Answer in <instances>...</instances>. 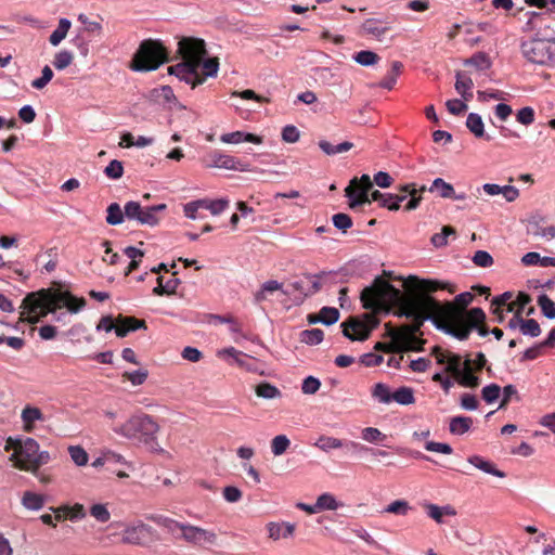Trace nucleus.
Wrapping results in <instances>:
<instances>
[{"label":"nucleus","instance_id":"ddd939ff","mask_svg":"<svg viewBox=\"0 0 555 555\" xmlns=\"http://www.w3.org/2000/svg\"><path fill=\"white\" fill-rule=\"evenodd\" d=\"M165 204L143 207L139 202L130 201L125 204V215L129 220H135L141 225L155 227L158 224L159 214L166 209Z\"/></svg>","mask_w":555,"mask_h":555},{"label":"nucleus","instance_id":"5fc2aeb1","mask_svg":"<svg viewBox=\"0 0 555 555\" xmlns=\"http://www.w3.org/2000/svg\"><path fill=\"white\" fill-rule=\"evenodd\" d=\"M538 305L545 318L555 319V302L547 295H540L538 297Z\"/></svg>","mask_w":555,"mask_h":555},{"label":"nucleus","instance_id":"f704fd0d","mask_svg":"<svg viewBox=\"0 0 555 555\" xmlns=\"http://www.w3.org/2000/svg\"><path fill=\"white\" fill-rule=\"evenodd\" d=\"M319 147L326 154V155H336L339 153L348 152L353 147V143L349 141L341 142L337 145H333L326 140L319 141Z\"/></svg>","mask_w":555,"mask_h":555},{"label":"nucleus","instance_id":"7c9ffc66","mask_svg":"<svg viewBox=\"0 0 555 555\" xmlns=\"http://www.w3.org/2000/svg\"><path fill=\"white\" fill-rule=\"evenodd\" d=\"M46 498L42 494L26 491L22 498V504L29 511H39L43 507Z\"/></svg>","mask_w":555,"mask_h":555},{"label":"nucleus","instance_id":"09e8293b","mask_svg":"<svg viewBox=\"0 0 555 555\" xmlns=\"http://www.w3.org/2000/svg\"><path fill=\"white\" fill-rule=\"evenodd\" d=\"M411 511L410 503L405 500H396L389 503L383 513L405 516Z\"/></svg>","mask_w":555,"mask_h":555},{"label":"nucleus","instance_id":"393cba45","mask_svg":"<svg viewBox=\"0 0 555 555\" xmlns=\"http://www.w3.org/2000/svg\"><path fill=\"white\" fill-rule=\"evenodd\" d=\"M221 142L225 144H238L241 142H250L254 144H261L262 138L254 133H246L243 131H233L224 133L220 137Z\"/></svg>","mask_w":555,"mask_h":555},{"label":"nucleus","instance_id":"cd10ccee","mask_svg":"<svg viewBox=\"0 0 555 555\" xmlns=\"http://www.w3.org/2000/svg\"><path fill=\"white\" fill-rule=\"evenodd\" d=\"M473 424V418L469 416H454L450 420L449 430L452 435L462 436L472 429Z\"/></svg>","mask_w":555,"mask_h":555},{"label":"nucleus","instance_id":"5701e85b","mask_svg":"<svg viewBox=\"0 0 555 555\" xmlns=\"http://www.w3.org/2000/svg\"><path fill=\"white\" fill-rule=\"evenodd\" d=\"M145 322L133 317H119L116 321L115 333L118 337H125L128 333L145 328Z\"/></svg>","mask_w":555,"mask_h":555},{"label":"nucleus","instance_id":"c85d7f7f","mask_svg":"<svg viewBox=\"0 0 555 555\" xmlns=\"http://www.w3.org/2000/svg\"><path fill=\"white\" fill-rule=\"evenodd\" d=\"M283 284L278 282L276 280H269L264 282L260 289L257 291L254 294V301L255 304L259 305L268 299L270 295H272L274 292L282 291Z\"/></svg>","mask_w":555,"mask_h":555},{"label":"nucleus","instance_id":"49530a36","mask_svg":"<svg viewBox=\"0 0 555 555\" xmlns=\"http://www.w3.org/2000/svg\"><path fill=\"white\" fill-rule=\"evenodd\" d=\"M353 61L362 66H373L379 61L377 53L370 50H362L352 56Z\"/></svg>","mask_w":555,"mask_h":555},{"label":"nucleus","instance_id":"4468645a","mask_svg":"<svg viewBox=\"0 0 555 555\" xmlns=\"http://www.w3.org/2000/svg\"><path fill=\"white\" fill-rule=\"evenodd\" d=\"M402 191L405 193L403 195H392V194H384L379 191H374L372 193V201L380 202L383 207H387L390 210H398L400 207V203L406 198V194L411 196L408 202L405 209L413 210L418 207L422 196L418 194V191L414 185L406 184L402 188Z\"/></svg>","mask_w":555,"mask_h":555},{"label":"nucleus","instance_id":"7ed1b4c3","mask_svg":"<svg viewBox=\"0 0 555 555\" xmlns=\"http://www.w3.org/2000/svg\"><path fill=\"white\" fill-rule=\"evenodd\" d=\"M442 310L443 304H440L428 294H421L413 297V300L405 301L404 307L397 314L412 319L413 323L395 328L393 337L399 344V348H405L408 351H420L423 340L418 339L415 334L420 331L425 320H430L438 328Z\"/></svg>","mask_w":555,"mask_h":555},{"label":"nucleus","instance_id":"bf43d9fd","mask_svg":"<svg viewBox=\"0 0 555 555\" xmlns=\"http://www.w3.org/2000/svg\"><path fill=\"white\" fill-rule=\"evenodd\" d=\"M73 60L74 55L70 51L61 50L55 54L53 65L56 69L63 70L73 63Z\"/></svg>","mask_w":555,"mask_h":555},{"label":"nucleus","instance_id":"e2e57ef3","mask_svg":"<svg viewBox=\"0 0 555 555\" xmlns=\"http://www.w3.org/2000/svg\"><path fill=\"white\" fill-rule=\"evenodd\" d=\"M203 205H205V203L202 199H196V201L186 203L183 206L184 216L190 218V219H192V220H195V219H198V218L202 219L203 216H201L198 214V211L201 209H204Z\"/></svg>","mask_w":555,"mask_h":555},{"label":"nucleus","instance_id":"dca6fc26","mask_svg":"<svg viewBox=\"0 0 555 555\" xmlns=\"http://www.w3.org/2000/svg\"><path fill=\"white\" fill-rule=\"evenodd\" d=\"M373 183L369 175H362L360 179L353 178L346 188V196L349 198L350 208H356L364 204H371L369 191Z\"/></svg>","mask_w":555,"mask_h":555},{"label":"nucleus","instance_id":"a211bd4d","mask_svg":"<svg viewBox=\"0 0 555 555\" xmlns=\"http://www.w3.org/2000/svg\"><path fill=\"white\" fill-rule=\"evenodd\" d=\"M208 168H223L228 170H236L241 172L249 171V166L246 163L238 160L237 158L223 154L221 152H212L206 164Z\"/></svg>","mask_w":555,"mask_h":555},{"label":"nucleus","instance_id":"c9c22d12","mask_svg":"<svg viewBox=\"0 0 555 555\" xmlns=\"http://www.w3.org/2000/svg\"><path fill=\"white\" fill-rule=\"evenodd\" d=\"M344 440L332 437V436H325L322 435L318 438V440L314 442V447L320 449L323 452H330L331 450L335 449H341L343 448Z\"/></svg>","mask_w":555,"mask_h":555},{"label":"nucleus","instance_id":"aec40b11","mask_svg":"<svg viewBox=\"0 0 555 555\" xmlns=\"http://www.w3.org/2000/svg\"><path fill=\"white\" fill-rule=\"evenodd\" d=\"M218 356L223 359H231L238 366L249 372H258V367L255 360L233 347L224 348L218 351Z\"/></svg>","mask_w":555,"mask_h":555},{"label":"nucleus","instance_id":"6e6552de","mask_svg":"<svg viewBox=\"0 0 555 555\" xmlns=\"http://www.w3.org/2000/svg\"><path fill=\"white\" fill-rule=\"evenodd\" d=\"M111 429L122 438L149 444L156 440L160 426L153 416L138 413L125 420L124 423H112Z\"/></svg>","mask_w":555,"mask_h":555},{"label":"nucleus","instance_id":"6ab92c4d","mask_svg":"<svg viewBox=\"0 0 555 555\" xmlns=\"http://www.w3.org/2000/svg\"><path fill=\"white\" fill-rule=\"evenodd\" d=\"M268 538L278 542L281 539H291L294 537L296 531V525L288 521H269L266 525Z\"/></svg>","mask_w":555,"mask_h":555},{"label":"nucleus","instance_id":"0e129e2a","mask_svg":"<svg viewBox=\"0 0 555 555\" xmlns=\"http://www.w3.org/2000/svg\"><path fill=\"white\" fill-rule=\"evenodd\" d=\"M90 515L100 522H107L111 519V513L106 504L96 503L90 507Z\"/></svg>","mask_w":555,"mask_h":555},{"label":"nucleus","instance_id":"79ce46f5","mask_svg":"<svg viewBox=\"0 0 555 555\" xmlns=\"http://www.w3.org/2000/svg\"><path fill=\"white\" fill-rule=\"evenodd\" d=\"M343 504L337 502L335 496L331 493H322L317 499V508H319V512L321 511H336Z\"/></svg>","mask_w":555,"mask_h":555},{"label":"nucleus","instance_id":"39448f33","mask_svg":"<svg viewBox=\"0 0 555 555\" xmlns=\"http://www.w3.org/2000/svg\"><path fill=\"white\" fill-rule=\"evenodd\" d=\"M433 354L439 364H447L446 372L451 373L461 386L476 388L480 385V378L475 375V372L486 366L487 359L482 352L476 353L475 359L462 360L460 354L435 347Z\"/></svg>","mask_w":555,"mask_h":555},{"label":"nucleus","instance_id":"864d4df0","mask_svg":"<svg viewBox=\"0 0 555 555\" xmlns=\"http://www.w3.org/2000/svg\"><path fill=\"white\" fill-rule=\"evenodd\" d=\"M520 333L525 336L538 337L541 334L539 323L534 319L520 320Z\"/></svg>","mask_w":555,"mask_h":555},{"label":"nucleus","instance_id":"a18cd8bd","mask_svg":"<svg viewBox=\"0 0 555 555\" xmlns=\"http://www.w3.org/2000/svg\"><path fill=\"white\" fill-rule=\"evenodd\" d=\"M202 201L205 203V205H203L204 209L209 210L210 214L214 216H218V215L222 214L229 207L228 198H218V199L202 198Z\"/></svg>","mask_w":555,"mask_h":555},{"label":"nucleus","instance_id":"8fccbe9b","mask_svg":"<svg viewBox=\"0 0 555 555\" xmlns=\"http://www.w3.org/2000/svg\"><path fill=\"white\" fill-rule=\"evenodd\" d=\"M68 454L77 466H86L89 461L87 451L80 446H69Z\"/></svg>","mask_w":555,"mask_h":555},{"label":"nucleus","instance_id":"338daca9","mask_svg":"<svg viewBox=\"0 0 555 555\" xmlns=\"http://www.w3.org/2000/svg\"><path fill=\"white\" fill-rule=\"evenodd\" d=\"M158 524L166 528L176 539H180V534H182V527H185L186 525L169 518H160Z\"/></svg>","mask_w":555,"mask_h":555},{"label":"nucleus","instance_id":"a878e982","mask_svg":"<svg viewBox=\"0 0 555 555\" xmlns=\"http://www.w3.org/2000/svg\"><path fill=\"white\" fill-rule=\"evenodd\" d=\"M21 418L24 424V429L28 433L34 429L35 422H38V421L43 422L46 420L41 410L39 408L31 406V405H26L23 409Z\"/></svg>","mask_w":555,"mask_h":555},{"label":"nucleus","instance_id":"680f3d73","mask_svg":"<svg viewBox=\"0 0 555 555\" xmlns=\"http://www.w3.org/2000/svg\"><path fill=\"white\" fill-rule=\"evenodd\" d=\"M465 64L466 65H468V64L473 65V66H475L479 70H485V69L490 68L491 61H490L489 56L486 53L478 52V53L474 54L470 59H468L465 62Z\"/></svg>","mask_w":555,"mask_h":555},{"label":"nucleus","instance_id":"0eeeda50","mask_svg":"<svg viewBox=\"0 0 555 555\" xmlns=\"http://www.w3.org/2000/svg\"><path fill=\"white\" fill-rule=\"evenodd\" d=\"M408 300L413 298L405 297L400 289L382 280L361 292V301L365 309L388 310L390 307H398L400 311Z\"/></svg>","mask_w":555,"mask_h":555},{"label":"nucleus","instance_id":"412c9836","mask_svg":"<svg viewBox=\"0 0 555 555\" xmlns=\"http://www.w3.org/2000/svg\"><path fill=\"white\" fill-rule=\"evenodd\" d=\"M390 23L380 18H367L361 25L363 34L372 36L378 41H382L384 36L390 30Z\"/></svg>","mask_w":555,"mask_h":555},{"label":"nucleus","instance_id":"f3484780","mask_svg":"<svg viewBox=\"0 0 555 555\" xmlns=\"http://www.w3.org/2000/svg\"><path fill=\"white\" fill-rule=\"evenodd\" d=\"M180 539L195 546L214 545L217 542V534L214 531L186 524L182 527Z\"/></svg>","mask_w":555,"mask_h":555},{"label":"nucleus","instance_id":"de8ad7c7","mask_svg":"<svg viewBox=\"0 0 555 555\" xmlns=\"http://www.w3.org/2000/svg\"><path fill=\"white\" fill-rule=\"evenodd\" d=\"M456 81H455V90L459 94L462 95L464 100H467L466 93L473 89L474 82L470 77L464 75L463 73H456Z\"/></svg>","mask_w":555,"mask_h":555},{"label":"nucleus","instance_id":"4be33fe9","mask_svg":"<svg viewBox=\"0 0 555 555\" xmlns=\"http://www.w3.org/2000/svg\"><path fill=\"white\" fill-rule=\"evenodd\" d=\"M481 189L487 195L490 196L501 194L508 203H513L519 197V190L513 185L501 186L495 183H485Z\"/></svg>","mask_w":555,"mask_h":555},{"label":"nucleus","instance_id":"c03bdc74","mask_svg":"<svg viewBox=\"0 0 555 555\" xmlns=\"http://www.w3.org/2000/svg\"><path fill=\"white\" fill-rule=\"evenodd\" d=\"M430 192L437 191L442 198H451L454 196V188L441 178H436L429 188Z\"/></svg>","mask_w":555,"mask_h":555},{"label":"nucleus","instance_id":"3c124183","mask_svg":"<svg viewBox=\"0 0 555 555\" xmlns=\"http://www.w3.org/2000/svg\"><path fill=\"white\" fill-rule=\"evenodd\" d=\"M455 234H456V232H455L454 228H452L450 225H444L441 229L440 233H436L431 236L430 241L435 247L440 248L448 244V236H450V235L455 236Z\"/></svg>","mask_w":555,"mask_h":555},{"label":"nucleus","instance_id":"052dcab7","mask_svg":"<svg viewBox=\"0 0 555 555\" xmlns=\"http://www.w3.org/2000/svg\"><path fill=\"white\" fill-rule=\"evenodd\" d=\"M361 437L366 442L379 443L385 440L387 436L383 434L378 428L365 427L361 431Z\"/></svg>","mask_w":555,"mask_h":555},{"label":"nucleus","instance_id":"774afa93","mask_svg":"<svg viewBox=\"0 0 555 555\" xmlns=\"http://www.w3.org/2000/svg\"><path fill=\"white\" fill-rule=\"evenodd\" d=\"M501 393V387L496 384H490L482 388L481 397L487 403L496 401Z\"/></svg>","mask_w":555,"mask_h":555},{"label":"nucleus","instance_id":"72a5a7b5","mask_svg":"<svg viewBox=\"0 0 555 555\" xmlns=\"http://www.w3.org/2000/svg\"><path fill=\"white\" fill-rule=\"evenodd\" d=\"M72 23L67 18H61L56 29L50 35L49 41L53 47L59 46L65 39Z\"/></svg>","mask_w":555,"mask_h":555},{"label":"nucleus","instance_id":"4d7b16f0","mask_svg":"<svg viewBox=\"0 0 555 555\" xmlns=\"http://www.w3.org/2000/svg\"><path fill=\"white\" fill-rule=\"evenodd\" d=\"M153 98L163 103H172L176 101V95L170 86H162L160 88H156L152 91Z\"/></svg>","mask_w":555,"mask_h":555},{"label":"nucleus","instance_id":"ea45409f","mask_svg":"<svg viewBox=\"0 0 555 555\" xmlns=\"http://www.w3.org/2000/svg\"><path fill=\"white\" fill-rule=\"evenodd\" d=\"M255 392L258 397L263 399H275L282 396V392L278 387L267 382L258 384Z\"/></svg>","mask_w":555,"mask_h":555},{"label":"nucleus","instance_id":"bb28decb","mask_svg":"<svg viewBox=\"0 0 555 555\" xmlns=\"http://www.w3.org/2000/svg\"><path fill=\"white\" fill-rule=\"evenodd\" d=\"M467 461H468V463L474 465L476 468L482 470L486 474H489V475H492V476H495L499 478L505 477L504 472L498 469L491 461L485 460L482 456L472 455L467 459Z\"/></svg>","mask_w":555,"mask_h":555},{"label":"nucleus","instance_id":"f257e3e1","mask_svg":"<svg viewBox=\"0 0 555 555\" xmlns=\"http://www.w3.org/2000/svg\"><path fill=\"white\" fill-rule=\"evenodd\" d=\"M182 61L168 67V73L195 88L207 77H215L219 69L217 57L205 59L206 44L203 39L184 37L178 42Z\"/></svg>","mask_w":555,"mask_h":555},{"label":"nucleus","instance_id":"c756f323","mask_svg":"<svg viewBox=\"0 0 555 555\" xmlns=\"http://www.w3.org/2000/svg\"><path fill=\"white\" fill-rule=\"evenodd\" d=\"M343 448L350 452L351 454H360V453H371L373 456H382L385 457L388 455V452L383 450H376L369 448L360 442L352 440H344Z\"/></svg>","mask_w":555,"mask_h":555},{"label":"nucleus","instance_id":"37998d69","mask_svg":"<svg viewBox=\"0 0 555 555\" xmlns=\"http://www.w3.org/2000/svg\"><path fill=\"white\" fill-rule=\"evenodd\" d=\"M388 327V336L391 338V341L389 344H386V343H376L374 349L377 350V351H384V352H398V353H402L405 350V348H398L400 347L399 344L396 341L395 339V328H392L391 326L387 325Z\"/></svg>","mask_w":555,"mask_h":555},{"label":"nucleus","instance_id":"1a4fd4ad","mask_svg":"<svg viewBox=\"0 0 555 555\" xmlns=\"http://www.w3.org/2000/svg\"><path fill=\"white\" fill-rule=\"evenodd\" d=\"M521 55L530 63L555 67V36H532L520 42Z\"/></svg>","mask_w":555,"mask_h":555},{"label":"nucleus","instance_id":"2f4dec72","mask_svg":"<svg viewBox=\"0 0 555 555\" xmlns=\"http://www.w3.org/2000/svg\"><path fill=\"white\" fill-rule=\"evenodd\" d=\"M402 67L403 66H402L401 62L393 61L391 63L390 70L387 73V75L384 77V79L379 82V87L387 89V90H391L397 82V78L401 74Z\"/></svg>","mask_w":555,"mask_h":555},{"label":"nucleus","instance_id":"4c0bfd02","mask_svg":"<svg viewBox=\"0 0 555 555\" xmlns=\"http://www.w3.org/2000/svg\"><path fill=\"white\" fill-rule=\"evenodd\" d=\"M372 397L379 403L389 404L392 402V392L384 383H377L372 388Z\"/></svg>","mask_w":555,"mask_h":555},{"label":"nucleus","instance_id":"f03ea898","mask_svg":"<svg viewBox=\"0 0 555 555\" xmlns=\"http://www.w3.org/2000/svg\"><path fill=\"white\" fill-rule=\"evenodd\" d=\"M442 310L443 304H440L428 294H421L413 297V300L405 301L404 307L397 314L412 319L413 323L395 328L393 337L399 344V348H405L408 351H420L423 340L418 339L415 334L420 331L425 320H430L438 328Z\"/></svg>","mask_w":555,"mask_h":555},{"label":"nucleus","instance_id":"20e7f679","mask_svg":"<svg viewBox=\"0 0 555 555\" xmlns=\"http://www.w3.org/2000/svg\"><path fill=\"white\" fill-rule=\"evenodd\" d=\"M86 306L83 298H78L72 293L59 289H41L38 293L28 294L23 300V308L28 313V321L36 323L40 317L51 313L56 322L67 323V312H57L66 308L69 313H78Z\"/></svg>","mask_w":555,"mask_h":555},{"label":"nucleus","instance_id":"f8f14e48","mask_svg":"<svg viewBox=\"0 0 555 555\" xmlns=\"http://www.w3.org/2000/svg\"><path fill=\"white\" fill-rule=\"evenodd\" d=\"M156 531L142 520H134L124 525L121 542L135 546H147L156 541Z\"/></svg>","mask_w":555,"mask_h":555},{"label":"nucleus","instance_id":"2eb2a0df","mask_svg":"<svg viewBox=\"0 0 555 555\" xmlns=\"http://www.w3.org/2000/svg\"><path fill=\"white\" fill-rule=\"evenodd\" d=\"M379 321L374 313H364L360 318H350L344 322V335L351 340H365Z\"/></svg>","mask_w":555,"mask_h":555},{"label":"nucleus","instance_id":"e433bc0d","mask_svg":"<svg viewBox=\"0 0 555 555\" xmlns=\"http://www.w3.org/2000/svg\"><path fill=\"white\" fill-rule=\"evenodd\" d=\"M331 272L322 271L318 274H305V279H307L310 283L306 296L318 293L321 289L322 282H325L330 276Z\"/></svg>","mask_w":555,"mask_h":555},{"label":"nucleus","instance_id":"13d9d810","mask_svg":"<svg viewBox=\"0 0 555 555\" xmlns=\"http://www.w3.org/2000/svg\"><path fill=\"white\" fill-rule=\"evenodd\" d=\"M324 334L320 328L305 330L300 333V340L308 345H318L323 340Z\"/></svg>","mask_w":555,"mask_h":555},{"label":"nucleus","instance_id":"473e14b6","mask_svg":"<svg viewBox=\"0 0 555 555\" xmlns=\"http://www.w3.org/2000/svg\"><path fill=\"white\" fill-rule=\"evenodd\" d=\"M466 127L476 138L485 137V125L479 114L469 113L466 118Z\"/></svg>","mask_w":555,"mask_h":555},{"label":"nucleus","instance_id":"a19ab883","mask_svg":"<svg viewBox=\"0 0 555 555\" xmlns=\"http://www.w3.org/2000/svg\"><path fill=\"white\" fill-rule=\"evenodd\" d=\"M392 401L401 405H409L414 403L415 398L413 389L406 386L398 388L392 392Z\"/></svg>","mask_w":555,"mask_h":555},{"label":"nucleus","instance_id":"9b49d317","mask_svg":"<svg viewBox=\"0 0 555 555\" xmlns=\"http://www.w3.org/2000/svg\"><path fill=\"white\" fill-rule=\"evenodd\" d=\"M7 451L13 450L10 461L21 470L33 472L34 462L38 457L39 444L33 438L13 439L9 438L4 448Z\"/></svg>","mask_w":555,"mask_h":555},{"label":"nucleus","instance_id":"6e6d98bb","mask_svg":"<svg viewBox=\"0 0 555 555\" xmlns=\"http://www.w3.org/2000/svg\"><path fill=\"white\" fill-rule=\"evenodd\" d=\"M339 319V311L336 308L323 307L318 314V321L325 325H332Z\"/></svg>","mask_w":555,"mask_h":555},{"label":"nucleus","instance_id":"69168bd1","mask_svg":"<svg viewBox=\"0 0 555 555\" xmlns=\"http://www.w3.org/2000/svg\"><path fill=\"white\" fill-rule=\"evenodd\" d=\"M53 70L49 65L42 68L41 76L31 81V87L37 90H42L53 78Z\"/></svg>","mask_w":555,"mask_h":555},{"label":"nucleus","instance_id":"423d86ee","mask_svg":"<svg viewBox=\"0 0 555 555\" xmlns=\"http://www.w3.org/2000/svg\"><path fill=\"white\" fill-rule=\"evenodd\" d=\"M486 313L481 308H472L467 312L457 309L453 304H443V310L438 330L457 338L466 340L474 327L482 324Z\"/></svg>","mask_w":555,"mask_h":555},{"label":"nucleus","instance_id":"b1692460","mask_svg":"<svg viewBox=\"0 0 555 555\" xmlns=\"http://www.w3.org/2000/svg\"><path fill=\"white\" fill-rule=\"evenodd\" d=\"M424 507L427 516L434 519L437 524H444L446 521L443 517L446 516L453 517L456 515V509L450 504L439 506L433 503H426L424 504Z\"/></svg>","mask_w":555,"mask_h":555},{"label":"nucleus","instance_id":"9d476101","mask_svg":"<svg viewBox=\"0 0 555 555\" xmlns=\"http://www.w3.org/2000/svg\"><path fill=\"white\" fill-rule=\"evenodd\" d=\"M167 60V52L159 42L145 40L134 54L131 69L135 72L155 70Z\"/></svg>","mask_w":555,"mask_h":555},{"label":"nucleus","instance_id":"58836bf2","mask_svg":"<svg viewBox=\"0 0 555 555\" xmlns=\"http://www.w3.org/2000/svg\"><path fill=\"white\" fill-rule=\"evenodd\" d=\"M106 212V222L111 225L121 224L126 218L125 209L122 210L117 203L109 204Z\"/></svg>","mask_w":555,"mask_h":555},{"label":"nucleus","instance_id":"603ef678","mask_svg":"<svg viewBox=\"0 0 555 555\" xmlns=\"http://www.w3.org/2000/svg\"><path fill=\"white\" fill-rule=\"evenodd\" d=\"M291 441L285 435H278L271 440V452L274 456H280L289 448Z\"/></svg>","mask_w":555,"mask_h":555}]
</instances>
